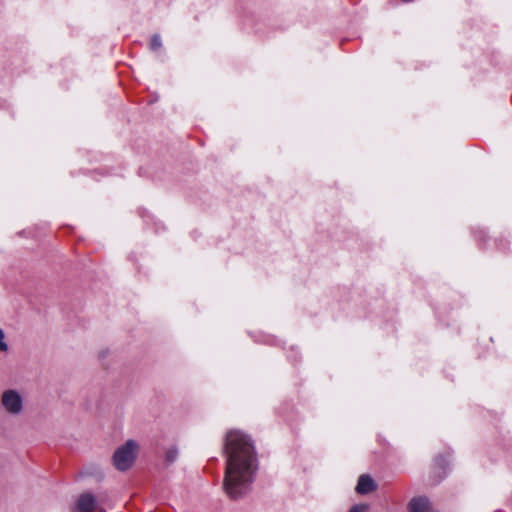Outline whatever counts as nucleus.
Returning <instances> with one entry per match:
<instances>
[{"label": "nucleus", "mask_w": 512, "mask_h": 512, "mask_svg": "<svg viewBox=\"0 0 512 512\" xmlns=\"http://www.w3.org/2000/svg\"><path fill=\"white\" fill-rule=\"evenodd\" d=\"M1 402L5 410L13 415H17L22 411L23 399L15 390H7L2 394Z\"/></svg>", "instance_id": "nucleus-3"}, {"label": "nucleus", "mask_w": 512, "mask_h": 512, "mask_svg": "<svg viewBox=\"0 0 512 512\" xmlns=\"http://www.w3.org/2000/svg\"><path fill=\"white\" fill-rule=\"evenodd\" d=\"M409 512H429L430 502L424 496L414 497L408 504Z\"/></svg>", "instance_id": "nucleus-5"}, {"label": "nucleus", "mask_w": 512, "mask_h": 512, "mask_svg": "<svg viewBox=\"0 0 512 512\" xmlns=\"http://www.w3.org/2000/svg\"><path fill=\"white\" fill-rule=\"evenodd\" d=\"M376 486L373 479L368 475H361L359 477L356 491L359 494H368L375 490Z\"/></svg>", "instance_id": "nucleus-6"}, {"label": "nucleus", "mask_w": 512, "mask_h": 512, "mask_svg": "<svg viewBox=\"0 0 512 512\" xmlns=\"http://www.w3.org/2000/svg\"><path fill=\"white\" fill-rule=\"evenodd\" d=\"M177 454L178 452L174 448L168 450L166 454L167 461L173 462L177 458Z\"/></svg>", "instance_id": "nucleus-10"}, {"label": "nucleus", "mask_w": 512, "mask_h": 512, "mask_svg": "<svg viewBox=\"0 0 512 512\" xmlns=\"http://www.w3.org/2000/svg\"><path fill=\"white\" fill-rule=\"evenodd\" d=\"M95 499L93 495L85 493L80 495L75 505V512H93Z\"/></svg>", "instance_id": "nucleus-4"}, {"label": "nucleus", "mask_w": 512, "mask_h": 512, "mask_svg": "<svg viewBox=\"0 0 512 512\" xmlns=\"http://www.w3.org/2000/svg\"><path fill=\"white\" fill-rule=\"evenodd\" d=\"M368 508L366 504H356L352 506L348 512H367Z\"/></svg>", "instance_id": "nucleus-9"}, {"label": "nucleus", "mask_w": 512, "mask_h": 512, "mask_svg": "<svg viewBox=\"0 0 512 512\" xmlns=\"http://www.w3.org/2000/svg\"><path fill=\"white\" fill-rule=\"evenodd\" d=\"M226 466L223 485L231 499L246 495L258 470V459L250 437L240 430H230L225 436Z\"/></svg>", "instance_id": "nucleus-1"}, {"label": "nucleus", "mask_w": 512, "mask_h": 512, "mask_svg": "<svg viewBox=\"0 0 512 512\" xmlns=\"http://www.w3.org/2000/svg\"><path fill=\"white\" fill-rule=\"evenodd\" d=\"M162 47L161 37L157 34L153 35L150 41V49L152 51H157Z\"/></svg>", "instance_id": "nucleus-7"}, {"label": "nucleus", "mask_w": 512, "mask_h": 512, "mask_svg": "<svg viewBox=\"0 0 512 512\" xmlns=\"http://www.w3.org/2000/svg\"><path fill=\"white\" fill-rule=\"evenodd\" d=\"M8 351V345L5 342V334L2 329H0V352H7Z\"/></svg>", "instance_id": "nucleus-8"}, {"label": "nucleus", "mask_w": 512, "mask_h": 512, "mask_svg": "<svg viewBox=\"0 0 512 512\" xmlns=\"http://www.w3.org/2000/svg\"><path fill=\"white\" fill-rule=\"evenodd\" d=\"M138 453V444L134 440L126 441L122 446L116 449L113 455V464L116 469L125 471L129 469L135 461Z\"/></svg>", "instance_id": "nucleus-2"}]
</instances>
